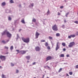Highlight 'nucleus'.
I'll list each match as a JSON object with an SVG mask.
<instances>
[{
	"label": "nucleus",
	"mask_w": 78,
	"mask_h": 78,
	"mask_svg": "<svg viewBox=\"0 0 78 78\" xmlns=\"http://www.w3.org/2000/svg\"><path fill=\"white\" fill-rule=\"evenodd\" d=\"M65 2H66L67 1H66V0H65Z\"/></svg>",
	"instance_id": "nucleus-57"
},
{
	"label": "nucleus",
	"mask_w": 78,
	"mask_h": 78,
	"mask_svg": "<svg viewBox=\"0 0 78 78\" xmlns=\"http://www.w3.org/2000/svg\"><path fill=\"white\" fill-rule=\"evenodd\" d=\"M10 2L11 3H14V1H13L12 0H10Z\"/></svg>",
	"instance_id": "nucleus-27"
},
{
	"label": "nucleus",
	"mask_w": 78,
	"mask_h": 78,
	"mask_svg": "<svg viewBox=\"0 0 78 78\" xmlns=\"http://www.w3.org/2000/svg\"><path fill=\"white\" fill-rule=\"evenodd\" d=\"M40 48L38 46H37L35 47V50L37 51H40Z\"/></svg>",
	"instance_id": "nucleus-7"
},
{
	"label": "nucleus",
	"mask_w": 78,
	"mask_h": 78,
	"mask_svg": "<svg viewBox=\"0 0 78 78\" xmlns=\"http://www.w3.org/2000/svg\"><path fill=\"white\" fill-rule=\"evenodd\" d=\"M2 42L4 44H6V41H5L4 40H3L2 41Z\"/></svg>",
	"instance_id": "nucleus-20"
},
{
	"label": "nucleus",
	"mask_w": 78,
	"mask_h": 78,
	"mask_svg": "<svg viewBox=\"0 0 78 78\" xmlns=\"http://www.w3.org/2000/svg\"><path fill=\"white\" fill-rule=\"evenodd\" d=\"M48 39L50 40H53V37L51 36H49L48 37Z\"/></svg>",
	"instance_id": "nucleus-16"
},
{
	"label": "nucleus",
	"mask_w": 78,
	"mask_h": 78,
	"mask_svg": "<svg viewBox=\"0 0 78 78\" xmlns=\"http://www.w3.org/2000/svg\"><path fill=\"white\" fill-rule=\"evenodd\" d=\"M61 71H62V68H60L59 69V71H58V73H59V72H61Z\"/></svg>",
	"instance_id": "nucleus-29"
},
{
	"label": "nucleus",
	"mask_w": 78,
	"mask_h": 78,
	"mask_svg": "<svg viewBox=\"0 0 78 78\" xmlns=\"http://www.w3.org/2000/svg\"><path fill=\"white\" fill-rule=\"evenodd\" d=\"M9 12V10H8L6 11V12H7V13H8Z\"/></svg>",
	"instance_id": "nucleus-41"
},
{
	"label": "nucleus",
	"mask_w": 78,
	"mask_h": 78,
	"mask_svg": "<svg viewBox=\"0 0 78 78\" xmlns=\"http://www.w3.org/2000/svg\"><path fill=\"white\" fill-rule=\"evenodd\" d=\"M60 12H62V11H60Z\"/></svg>",
	"instance_id": "nucleus-64"
},
{
	"label": "nucleus",
	"mask_w": 78,
	"mask_h": 78,
	"mask_svg": "<svg viewBox=\"0 0 78 78\" xmlns=\"http://www.w3.org/2000/svg\"><path fill=\"white\" fill-rule=\"evenodd\" d=\"M11 20H12V19H11V18L10 17H9V18H8L9 20L11 21Z\"/></svg>",
	"instance_id": "nucleus-26"
},
{
	"label": "nucleus",
	"mask_w": 78,
	"mask_h": 78,
	"mask_svg": "<svg viewBox=\"0 0 78 78\" xmlns=\"http://www.w3.org/2000/svg\"><path fill=\"white\" fill-rule=\"evenodd\" d=\"M44 76H45L44 75H43V78H44Z\"/></svg>",
	"instance_id": "nucleus-55"
},
{
	"label": "nucleus",
	"mask_w": 78,
	"mask_h": 78,
	"mask_svg": "<svg viewBox=\"0 0 78 78\" xmlns=\"http://www.w3.org/2000/svg\"><path fill=\"white\" fill-rule=\"evenodd\" d=\"M76 36H78V32H77L76 33Z\"/></svg>",
	"instance_id": "nucleus-44"
},
{
	"label": "nucleus",
	"mask_w": 78,
	"mask_h": 78,
	"mask_svg": "<svg viewBox=\"0 0 78 78\" xmlns=\"http://www.w3.org/2000/svg\"><path fill=\"white\" fill-rule=\"evenodd\" d=\"M22 31V29H20L19 30V32H20V31Z\"/></svg>",
	"instance_id": "nucleus-47"
},
{
	"label": "nucleus",
	"mask_w": 78,
	"mask_h": 78,
	"mask_svg": "<svg viewBox=\"0 0 78 78\" xmlns=\"http://www.w3.org/2000/svg\"><path fill=\"white\" fill-rule=\"evenodd\" d=\"M14 48V47H13V46H12L10 47V50H12Z\"/></svg>",
	"instance_id": "nucleus-13"
},
{
	"label": "nucleus",
	"mask_w": 78,
	"mask_h": 78,
	"mask_svg": "<svg viewBox=\"0 0 78 78\" xmlns=\"http://www.w3.org/2000/svg\"><path fill=\"white\" fill-rule=\"evenodd\" d=\"M74 45H75V42L73 41L70 42L69 43V45H68V47L69 48H72V47H73Z\"/></svg>",
	"instance_id": "nucleus-3"
},
{
	"label": "nucleus",
	"mask_w": 78,
	"mask_h": 78,
	"mask_svg": "<svg viewBox=\"0 0 78 78\" xmlns=\"http://www.w3.org/2000/svg\"><path fill=\"white\" fill-rule=\"evenodd\" d=\"M22 39L23 41L24 42H26V43H28V42H30V39H29V38H22Z\"/></svg>",
	"instance_id": "nucleus-2"
},
{
	"label": "nucleus",
	"mask_w": 78,
	"mask_h": 78,
	"mask_svg": "<svg viewBox=\"0 0 78 78\" xmlns=\"http://www.w3.org/2000/svg\"><path fill=\"white\" fill-rule=\"evenodd\" d=\"M43 24H45V23L43 22Z\"/></svg>",
	"instance_id": "nucleus-60"
},
{
	"label": "nucleus",
	"mask_w": 78,
	"mask_h": 78,
	"mask_svg": "<svg viewBox=\"0 0 78 78\" xmlns=\"http://www.w3.org/2000/svg\"><path fill=\"white\" fill-rule=\"evenodd\" d=\"M66 75L67 76H69V75L68 74H66Z\"/></svg>",
	"instance_id": "nucleus-54"
},
{
	"label": "nucleus",
	"mask_w": 78,
	"mask_h": 78,
	"mask_svg": "<svg viewBox=\"0 0 78 78\" xmlns=\"http://www.w3.org/2000/svg\"><path fill=\"white\" fill-rule=\"evenodd\" d=\"M5 48H6V49H8L9 48L8 47H6V46L5 47Z\"/></svg>",
	"instance_id": "nucleus-42"
},
{
	"label": "nucleus",
	"mask_w": 78,
	"mask_h": 78,
	"mask_svg": "<svg viewBox=\"0 0 78 78\" xmlns=\"http://www.w3.org/2000/svg\"><path fill=\"white\" fill-rule=\"evenodd\" d=\"M33 65H35L36 64V62H34L32 64Z\"/></svg>",
	"instance_id": "nucleus-43"
},
{
	"label": "nucleus",
	"mask_w": 78,
	"mask_h": 78,
	"mask_svg": "<svg viewBox=\"0 0 78 78\" xmlns=\"http://www.w3.org/2000/svg\"><path fill=\"white\" fill-rule=\"evenodd\" d=\"M27 51H20V52L21 53V54H25V53H26Z\"/></svg>",
	"instance_id": "nucleus-10"
},
{
	"label": "nucleus",
	"mask_w": 78,
	"mask_h": 78,
	"mask_svg": "<svg viewBox=\"0 0 78 78\" xmlns=\"http://www.w3.org/2000/svg\"><path fill=\"white\" fill-rule=\"evenodd\" d=\"M69 75H72L73 74V73L72 72H70L69 73Z\"/></svg>",
	"instance_id": "nucleus-23"
},
{
	"label": "nucleus",
	"mask_w": 78,
	"mask_h": 78,
	"mask_svg": "<svg viewBox=\"0 0 78 78\" xmlns=\"http://www.w3.org/2000/svg\"><path fill=\"white\" fill-rule=\"evenodd\" d=\"M63 51H66V48H64L63 49Z\"/></svg>",
	"instance_id": "nucleus-51"
},
{
	"label": "nucleus",
	"mask_w": 78,
	"mask_h": 78,
	"mask_svg": "<svg viewBox=\"0 0 78 78\" xmlns=\"http://www.w3.org/2000/svg\"><path fill=\"white\" fill-rule=\"evenodd\" d=\"M50 12L49 11V10H48V11L47 12V16H48V15L50 14Z\"/></svg>",
	"instance_id": "nucleus-24"
},
{
	"label": "nucleus",
	"mask_w": 78,
	"mask_h": 78,
	"mask_svg": "<svg viewBox=\"0 0 78 78\" xmlns=\"http://www.w3.org/2000/svg\"><path fill=\"white\" fill-rule=\"evenodd\" d=\"M71 37H72L71 35L68 36V38H69V39L71 38Z\"/></svg>",
	"instance_id": "nucleus-38"
},
{
	"label": "nucleus",
	"mask_w": 78,
	"mask_h": 78,
	"mask_svg": "<svg viewBox=\"0 0 78 78\" xmlns=\"http://www.w3.org/2000/svg\"><path fill=\"white\" fill-rule=\"evenodd\" d=\"M2 68V66H0V69Z\"/></svg>",
	"instance_id": "nucleus-56"
},
{
	"label": "nucleus",
	"mask_w": 78,
	"mask_h": 78,
	"mask_svg": "<svg viewBox=\"0 0 78 78\" xmlns=\"http://www.w3.org/2000/svg\"><path fill=\"white\" fill-rule=\"evenodd\" d=\"M40 34H38L37 32L36 33L35 35V39H37L38 38V37H39V35Z\"/></svg>",
	"instance_id": "nucleus-8"
},
{
	"label": "nucleus",
	"mask_w": 78,
	"mask_h": 78,
	"mask_svg": "<svg viewBox=\"0 0 78 78\" xmlns=\"http://www.w3.org/2000/svg\"><path fill=\"white\" fill-rule=\"evenodd\" d=\"M2 36L6 34L7 37H8L9 38H11V34H10L7 30H6L3 32L2 33Z\"/></svg>",
	"instance_id": "nucleus-1"
},
{
	"label": "nucleus",
	"mask_w": 78,
	"mask_h": 78,
	"mask_svg": "<svg viewBox=\"0 0 78 78\" xmlns=\"http://www.w3.org/2000/svg\"><path fill=\"white\" fill-rule=\"evenodd\" d=\"M59 48H60V46L59 45V42H57L56 45V47L55 48L56 51H57L58 50Z\"/></svg>",
	"instance_id": "nucleus-5"
},
{
	"label": "nucleus",
	"mask_w": 78,
	"mask_h": 78,
	"mask_svg": "<svg viewBox=\"0 0 78 78\" xmlns=\"http://www.w3.org/2000/svg\"><path fill=\"white\" fill-rule=\"evenodd\" d=\"M21 22H22L23 23H25V21H24V20H22Z\"/></svg>",
	"instance_id": "nucleus-22"
},
{
	"label": "nucleus",
	"mask_w": 78,
	"mask_h": 78,
	"mask_svg": "<svg viewBox=\"0 0 78 78\" xmlns=\"http://www.w3.org/2000/svg\"><path fill=\"white\" fill-rule=\"evenodd\" d=\"M45 42V40H41V42Z\"/></svg>",
	"instance_id": "nucleus-32"
},
{
	"label": "nucleus",
	"mask_w": 78,
	"mask_h": 78,
	"mask_svg": "<svg viewBox=\"0 0 78 78\" xmlns=\"http://www.w3.org/2000/svg\"><path fill=\"white\" fill-rule=\"evenodd\" d=\"M52 29L54 31H58V27H57V26H56V25H55L52 27Z\"/></svg>",
	"instance_id": "nucleus-4"
},
{
	"label": "nucleus",
	"mask_w": 78,
	"mask_h": 78,
	"mask_svg": "<svg viewBox=\"0 0 78 78\" xmlns=\"http://www.w3.org/2000/svg\"><path fill=\"white\" fill-rule=\"evenodd\" d=\"M5 54H8V53H6Z\"/></svg>",
	"instance_id": "nucleus-59"
},
{
	"label": "nucleus",
	"mask_w": 78,
	"mask_h": 78,
	"mask_svg": "<svg viewBox=\"0 0 78 78\" xmlns=\"http://www.w3.org/2000/svg\"><path fill=\"white\" fill-rule=\"evenodd\" d=\"M44 69H50V68L48 66H44Z\"/></svg>",
	"instance_id": "nucleus-11"
},
{
	"label": "nucleus",
	"mask_w": 78,
	"mask_h": 78,
	"mask_svg": "<svg viewBox=\"0 0 78 78\" xmlns=\"http://www.w3.org/2000/svg\"><path fill=\"white\" fill-rule=\"evenodd\" d=\"M71 37H75V35H71Z\"/></svg>",
	"instance_id": "nucleus-25"
},
{
	"label": "nucleus",
	"mask_w": 78,
	"mask_h": 78,
	"mask_svg": "<svg viewBox=\"0 0 78 78\" xmlns=\"http://www.w3.org/2000/svg\"><path fill=\"white\" fill-rule=\"evenodd\" d=\"M16 51H17V52H19V50H16Z\"/></svg>",
	"instance_id": "nucleus-52"
},
{
	"label": "nucleus",
	"mask_w": 78,
	"mask_h": 78,
	"mask_svg": "<svg viewBox=\"0 0 78 78\" xmlns=\"http://www.w3.org/2000/svg\"><path fill=\"white\" fill-rule=\"evenodd\" d=\"M47 48L48 50H50V46H48L47 47Z\"/></svg>",
	"instance_id": "nucleus-31"
},
{
	"label": "nucleus",
	"mask_w": 78,
	"mask_h": 78,
	"mask_svg": "<svg viewBox=\"0 0 78 78\" xmlns=\"http://www.w3.org/2000/svg\"><path fill=\"white\" fill-rule=\"evenodd\" d=\"M66 57H67L68 58V57H69V54H68L66 55Z\"/></svg>",
	"instance_id": "nucleus-46"
},
{
	"label": "nucleus",
	"mask_w": 78,
	"mask_h": 78,
	"mask_svg": "<svg viewBox=\"0 0 78 78\" xmlns=\"http://www.w3.org/2000/svg\"><path fill=\"white\" fill-rule=\"evenodd\" d=\"M51 44H52V46H53V45H54V43H53V42H52V41H51Z\"/></svg>",
	"instance_id": "nucleus-40"
},
{
	"label": "nucleus",
	"mask_w": 78,
	"mask_h": 78,
	"mask_svg": "<svg viewBox=\"0 0 78 78\" xmlns=\"http://www.w3.org/2000/svg\"><path fill=\"white\" fill-rule=\"evenodd\" d=\"M69 12H68L67 13H66L65 16L66 17H67V16H68V15H69Z\"/></svg>",
	"instance_id": "nucleus-21"
},
{
	"label": "nucleus",
	"mask_w": 78,
	"mask_h": 78,
	"mask_svg": "<svg viewBox=\"0 0 78 78\" xmlns=\"http://www.w3.org/2000/svg\"><path fill=\"white\" fill-rule=\"evenodd\" d=\"M9 41V40H7L6 41V43H8Z\"/></svg>",
	"instance_id": "nucleus-35"
},
{
	"label": "nucleus",
	"mask_w": 78,
	"mask_h": 78,
	"mask_svg": "<svg viewBox=\"0 0 78 78\" xmlns=\"http://www.w3.org/2000/svg\"><path fill=\"white\" fill-rule=\"evenodd\" d=\"M60 56V57L64 58V55L62 54Z\"/></svg>",
	"instance_id": "nucleus-19"
},
{
	"label": "nucleus",
	"mask_w": 78,
	"mask_h": 78,
	"mask_svg": "<svg viewBox=\"0 0 78 78\" xmlns=\"http://www.w3.org/2000/svg\"><path fill=\"white\" fill-rule=\"evenodd\" d=\"M17 39H18L19 38V34H17Z\"/></svg>",
	"instance_id": "nucleus-30"
},
{
	"label": "nucleus",
	"mask_w": 78,
	"mask_h": 78,
	"mask_svg": "<svg viewBox=\"0 0 78 78\" xmlns=\"http://www.w3.org/2000/svg\"><path fill=\"white\" fill-rule=\"evenodd\" d=\"M26 58L27 59H28V60H30V56L29 55L27 56Z\"/></svg>",
	"instance_id": "nucleus-12"
},
{
	"label": "nucleus",
	"mask_w": 78,
	"mask_h": 78,
	"mask_svg": "<svg viewBox=\"0 0 78 78\" xmlns=\"http://www.w3.org/2000/svg\"><path fill=\"white\" fill-rule=\"evenodd\" d=\"M45 46H46V47H48V43L47 42H46L45 43Z\"/></svg>",
	"instance_id": "nucleus-15"
},
{
	"label": "nucleus",
	"mask_w": 78,
	"mask_h": 78,
	"mask_svg": "<svg viewBox=\"0 0 78 78\" xmlns=\"http://www.w3.org/2000/svg\"><path fill=\"white\" fill-rule=\"evenodd\" d=\"M19 7H20H20H21V5H19Z\"/></svg>",
	"instance_id": "nucleus-53"
},
{
	"label": "nucleus",
	"mask_w": 78,
	"mask_h": 78,
	"mask_svg": "<svg viewBox=\"0 0 78 78\" xmlns=\"http://www.w3.org/2000/svg\"><path fill=\"white\" fill-rule=\"evenodd\" d=\"M0 58L2 61H5L6 59V58H5V56L1 55L0 56Z\"/></svg>",
	"instance_id": "nucleus-6"
},
{
	"label": "nucleus",
	"mask_w": 78,
	"mask_h": 78,
	"mask_svg": "<svg viewBox=\"0 0 78 78\" xmlns=\"http://www.w3.org/2000/svg\"><path fill=\"white\" fill-rule=\"evenodd\" d=\"M5 5H6V3L5 2H3L2 4V6H5Z\"/></svg>",
	"instance_id": "nucleus-14"
},
{
	"label": "nucleus",
	"mask_w": 78,
	"mask_h": 78,
	"mask_svg": "<svg viewBox=\"0 0 78 78\" xmlns=\"http://www.w3.org/2000/svg\"><path fill=\"white\" fill-rule=\"evenodd\" d=\"M76 68H78V65L76 66Z\"/></svg>",
	"instance_id": "nucleus-48"
},
{
	"label": "nucleus",
	"mask_w": 78,
	"mask_h": 78,
	"mask_svg": "<svg viewBox=\"0 0 78 78\" xmlns=\"http://www.w3.org/2000/svg\"><path fill=\"white\" fill-rule=\"evenodd\" d=\"M64 64H66V63H64Z\"/></svg>",
	"instance_id": "nucleus-61"
},
{
	"label": "nucleus",
	"mask_w": 78,
	"mask_h": 78,
	"mask_svg": "<svg viewBox=\"0 0 78 78\" xmlns=\"http://www.w3.org/2000/svg\"><path fill=\"white\" fill-rule=\"evenodd\" d=\"M52 58V57H51L49 56L48 57L46 58V61H48V60H50V59H51Z\"/></svg>",
	"instance_id": "nucleus-9"
},
{
	"label": "nucleus",
	"mask_w": 78,
	"mask_h": 78,
	"mask_svg": "<svg viewBox=\"0 0 78 78\" xmlns=\"http://www.w3.org/2000/svg\"><path fill=\"white\" fill-rule=\"evenodd\" d=\"M62 45H63L64 47H65L66 46V43H63L62 44Z\"/></svg>",
	"instance_id": "nucleus-18"
},
{
	"label": "nucleus",
	"mask_w": 78,
	"mask_h": 78,
	"mask_svg": "<svg viewBox=\"0 0 78 78\" xmlns=\"http://www.w3.org/2000/svg\"><path fill=\"white\" fill-rule=\"evenodd\" d=\"M60 36V34L59 33H58L56 34V36L57 37H58V36Z\"/></svg>",
	"instance_id": "nucleus-17"
},
{
	"label": "nucleus",
	"mask_w": 78,
	"mask_h": 78,
	"mask_svg": "<svg viewBox=\"0 0 78 78\" xmlns=\"http://www.w3.org/2000/svg\"><path fill=\"white\" fill-rule=\"evenodd\" d=\"M30 6H29V7H30Z\"/></svg>",
	"instance_id": "nucleus-62"
},
{
	"label": "nucleus",
	"mask_w": 78,
	"mask_h": 78,
	"mask_svg": "<svg viewBox=\"0 0 78 78\" xmlns=\"http://www.w3.org/2000/svg\"><path fill=\"white\" fill-rule=\"evenodd\" d=\"M5 76L3 74H2V78H6V77H5Z\"/></svg>",
	"instance_id": "nucleus-28"
},
{
	"label": "nucleus",
	"mask_w": 78,
	"mask_h": 78,
	"mask_svg": "<svg viewBox=\"0 0 78 78\" xmlns=\"http://www.w3.org/2000/svg\"><path fill=\"white\" fill-rule=\"evenodd\" d=\"M16 73H19V71L18 70H16Z\"/></svg>",
	"instance_id": "nucleus-45"
},
{
	"label": "nucleus",
	"mask_w": 78,
	"mask_h": 78,
	"mask_svg": "<svg viewBox=\"0 0 78 78\" xmlns=\"http://www.w3.org/2000/svg\"><path fill=\"white\" fill-rule=\"evenodd\" d=\"M33 22H36V19H33Z\"/></svg>",
	"instance_id": "nucleus-37"
},
{
	"label": "nucleus",
	"mask_w": 78,
	"mask_h": 78,
	"mask_svg": "<svg viewBox=\"0 0 78 78\" xmlns=\"http://www.w3.org/2000/svg\"><path fill=\"white\" fill-rule=\"evenodd\" d=\"M11 66H12V67L14 66V64L13 63H11Z\"/></svg>",
	"instance_id": "nucleus-33"
},
{
	"label": "nucleus",
	"mask_w": 78,
	"mask_h": 78,
	"mask_svg": "<svg viewBox=\"0 0 78 78\" xmlns=\"http://www.w3.org/2000/svg\"><path fill=\"white\" fill-rule=\"evenodd\" d=\"M15 23H16V22Z\"/></svg>",
	"instance_id": "nucleus-63"
},
{
	"label": "nucleus",
	"mask_w": 78,
	"mask_h": 78,
	"mask_svg": "<svg viewBox=\"0 0 78 78\" xmlns=\"http://www.w3.org/2000/svg\"><path fill=\"white\" fill-rule=\"evenodd\" d=\"M64 7L63 6H61L60 8H63Z\"/></svg>",
	"instance_id": "nucleus-49"
},
{
	"label": "nucleus",
	"mask_w": 78,
	"mask_h": 78,
	"mask_svg": "<svg viewBox=\"0 0 78 78\" xmlns=\"http://www.w3.org/2000/svg\"><path fill=\"white\" fill-rule=\"evenodd\" d=\"M27 62H30L29 61H27Z\"/></svg>",
	"instance_id": "nucleus-58"
},
{
	"label": "nucleus",
	"mask_w": 78,
	"mask_h": 78,
	"mask_svg": "<svg viewBox=\"0 0 78 78\" xmlns=\"http://www.w3.org/2000/svg\"><path fill=\"white\" fill-rule=\"evenodd\" d=\"M64 22L65 23H66L67 22L66 20H64Z\"/></svg>",
	"instance_id": "nucleus-50"
},
{
	"label": "nucleus",
	"mask_w": 78,
	"mask_h": 78,
	"mask_svg": "<svg viewBox=\"0 0 78 78\" xmlns=\"http://www.w3.org/2000/svg\"><path fill=\"white\" fill-rule=\"evenodd\" d=\"M62 28H65V25H63L62 26Z\"/></svg>",
	"instance_id": "nucleus-34"
},
{
	"label": "nucleus",
	"mask_w": 78,
	"mask_h": 78,
	"mask_svg": "<svg viewBox=\"0 0 78 78\" xmlns=\"http://www.w3.org/2000/svg\"><path fill=\"white\" fill-rule=\"evenodd\" d=\"M30 5H31V6L33 7V6H34V4L33 3L31 4H30Z\"/></svg>",
	"instance_id": "nucleus-39"
},
{
	"label": "nucleus",
	"mask_w": 78,
	"mask_h": 78,
	"mask_svg": "<svg viewBox=\"0 0 78 78\" xmlns=\"http://www.w3.org/2000/svg\"><path fill=\"white\" fill-rule=\"evenodd\" d=\"M58 16H60V15H61V13H59V12H58Z\"/></svg>",
	"instance_id": "nucleus-36"
}]
</instances>
